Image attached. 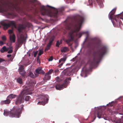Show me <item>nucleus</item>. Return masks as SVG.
I'll return each mask as SVG.
<instances>
[{
	"mask_svg": "<svg viewBox=\"0 0 123 123\" xmlns=\"http://www.w3.org/2000/svg\"><path fill=\"white\" fill-rule=\"evenodd\" d=\"M84 20V18L80 16L74 23L72 24H67L65 26V30H64V33L67 32V31H70L68 34V39L66 40V42L67 43H68L70 41L74 40V38L77 40L78 38L81 37L82 34L84 33L86 34V39H87L89 35L88 32H79Z\"/></svg>",
	"mask_w": 123,
	"mask_h": 123,
	"instance_id": "f257e3e1",
	"label": "nucleus"
},
{
	"mask_svg": "<svg viewBox=\"0 0 123 123\" xmlns=\"http://www.w3.org/2000/svg\"><path fill=\"white\" fill-rule=\"evenodd\" d=\"M14 9L16 10L20 9L17 4L9 1H6L4 0H0V12L4 13L5 15H12V14L8 10H12Z\"/></svg>",
	"mask_w": 123,
	"mask_h": 123,
	"instance_id": "f03ea898",
	"label": "nucleus"
},
{
	"mask_svg": "<svg viewBox=\"0 0 123 123\" xmlns=\"http://www.w3.org/2000/svg\"><path fill=\"white\" fill-rule=\"evenodd\" d=\"M34 85V83L32 84L31 86L27 87L26 86L25 88L21 93L18 97L17 96L11 94L8 97V99L11 101L12 99L16 98H17L16 101V104H17L21 103L23 102L24 101V96L26 94H30L32 93V91L33 90V87Z\"/></svg>",
	"mask_w": 123,
	"mask_h": 123,
	"instance_id": "7ed1b4c3",
	"label": "nucleus"
},
{
	"mask_svg": "<svg viewBox=\"0 0 123 123\" xmlns=\"http://www.w3.org/2000/svg\"><path fill=\"white\" fill-rule=\"evenodd\" d=\"M107 49L106 47L103 46L97 52H94L92 58L88 62V64L92 66L95 64L98 63L102 56L105 53Z\"/></svg>",
	"mask_w": 123,
	"mask_h": 123,
	"instance_id": "20e7f679",
	"label": "nucleus"
},
{
	"mask_svg": "<svg viewBox=\"0 0 123 123\" xmlns=\"http://www.w3.org/2000/svg\"><path fill=\"white\" fill-rule=\"evenodd\" d=\"M47 6L48 7L49 9H48L43 6L41 7L40 12L42 15H47L50 17L56 16L59 11L61 12H62L61 9H55L53 7L48 5H47Z\"/></svg>",
	"mask_w": 123,
	"mask_h": 123,
	"instance_id": "39448f33",
	"label": "nucleus"
},
{
	"mask_svg": "<svg viewBox=\"0 0 123 123\" xmlns=\"http://www.w3.org/2000/svg\"><path fill=\"white\" fill-rule=\"evenodd\" d=\"M116 8L113 9L110 12L109 14V18L111 19L114 26L119 27L122 24V22L120 19H123V12L122 14L116 15L114 14L115 12Z\"/></svg>",
	"mask_w": 123,
	"mask_h": 123,
	"instance_id": "423d86ee",
	"label": "nucleus"
},
{
	"mask_svg": "<svg viewBox=\"0 0 123 123\" xmlns=\"http://www.w3.org/2000/svg\"><path fill=\"white\" fill-rule=\"evenodd\" d=\"M21 108L20 109L18 107L14 106L10 111H8L6 109L5 110L4 115L6 116L8 115L11 117L18 118L20 117L21 111L22 110L23 106L22 105Z\"/></svg>",
	"mask_w": 123,
	"mask_h": 123,
	"instance_id": "0eeeda50",
	"label": "nucleus"
},
{
	"mask_svg": "<svg viewBox=\"0 0 123 123\" xmlns=\"http://www.w3.org/2000/svg\"><path fill=\"white\" fill-rule=\"evenodd\" d=\"M25 26L23 24L19 25L18 26V32L17 34L18 40L16 46L18 47H20L25 39L24 36L22 32V30L25 28Z\"/></svg>",
	"mask_w": 123,
	"mask_h": 123,
	"instance_id": "6e6552de",
	"label": "nucleus"
},
{
	"mask_svg": "<svg viewBox=\"0 0 123 123\" xmlns=\"http://www.w3.org/2000/svg\"><path fill=\"white\" fill-rule=\"evenodd\" d=\"M1 25L3 26L4 29L5 30H6L11 26H13L15 28H16L15 23L13 21H9L8 24L5 22H2L1 23Z\"/></svg>",
	"mask_w": 123,
	"mask_h": 123,
	"instance_id": "1a4fd4ad",
	"label": "nucleus"
},
{
	"mask_svg": "<svg viewBox=\"0 0 123 123\" xmlns=\"http://www.w3.org/2000/svg\"><path fill=\"white\" fill-rule=\"evenodd\" d=\"M12 49V47L10 46L9 47L6 48V46H4L0 49V51L1 53L7 51L8 53H11L13 52Z\"/></svg>",
	"mask_w": 123,
	"mask_h": 123,
	"instance_id": "9d476101",
	"label": "nucleus"
},
{
	"mask_svg": "<svg viewBox=\"0 0 123 123\" xmlns=\"http://www.w3.org/2000/svg\"><path fill=\"white\" fill-rule=\"evenodd\" d=\"M42 99L43 101H40L37 104L38 105H44L46 103H47L49 99L47 95H43L42 97Z\"/></svg>",
	"mask_w": 123,
	"mask_h": 123,
	"instance_id": "9b49d317",
	"label": "nucleus"
},
{
	"mask_svg": "<svg viewBox=\"0 0 123 123\" xmlns=\"http://www.w3.org/2000/svg\"><path fill=\"white\" fill-rule=\"evenodd\" d=\"M44 73V72L42 70V68L41 67L37 68L34 72L35 75L36 76H37L39 74H43Z\"/></svg>",
	"mask_w": 123,
	"mask_h": 123,
	"instance_id": "f8f14e48",
	"label": "nucleus"
},
{
	"mask_svg": "<svg viewBox=\"0 0 123 123\" xmlns=\"http://www.w3.org/2000/svg\"><path fill=\"white\" fill-rule=\"evenodd\" d=\"M67 86L64 83L62 85L57 84L55 88L57 89L60 90L63 89L64 88L66 87Z\"/></svg>",
	"mask_w": 123,
	"mask_h": 123,
	"instance_id": "ddd939ff",
	"label": "nucleus"
},
{
	"mask_svg": "<svg viewBox=\"0 0 123 123\" xmlns=\"http://www.w3.org/2000/svg\"><path fill=\"white\" fill-rule=\"evenodd\" d=\"M11 41L10 45H12V42L14 43L15 41V35L13 34L12 35L10 34L9 37Z\"/></svg>",
	"mask_w": 123,
	"mask_h": 123,
	"instance_id": "4468645a",
	"label": "nucleus"
},
{
	"mask_svg": "<svg viewBox=\"0 0 123 123\" xmlns=\"http://www.w3.org/2000/svg\"><path fill=\"white\" fill-rule=\"evenodd\" d=\"M19 73L22 76H24L25 74V72L24 70V68L22 65L20 66L19 69Z\"/></svg>",
	"mask_w": 123,
	"mask_h": 123,
	"instance_id": "2eb2a0df",
	"label": "nucleus"
},
{
	"mask_svg": "<svg viewBox=\"0 0 123 123\" xmlns=\"http://www.w3.org/2000/svg\"><path fill=\"white\" fill-rule=\"evenodd\" d=\"M66 60V58H62L59 60V63H61L59 65L60 67H61L63 63H64Z\"/></svg>",
	"mask_w": 123,
	"mask_h": 123,
	"instance_id": "dca6fc26",
	"label": "nucleus"
},
{
	"mask_svg": "<svg viewBox=\"0 0 123 123\" xmlns=\"http://www.w3.org/2000/svg\"><path fill=\"white\" fill-rule=\"evenodd\" d=\"M10 101L7 98L6 100L2 101L1 102V105H3L4 104H8L10 103Z\"/></svg>",
	"mask_w": 123,
	"mask_h": 123,
	"instance_id": "f3484780",
	"label": "nucleus"
},
{
	"mask_svg": "<svg viewBox=\"0 0 123 123\" xmlns=\"http://www.w3.org/2000/svg\"><path fill=\"white\" fill-rule=\"evenodd\" d=\"M97 115L98 117L99 118L102 117L104 115L103 114L102 112L101 111L100 112L97 111Z\"/></svg>",
	"mask_w": 123,
	"mask_h": 123,
	"instance_id": "a211bd4d",
	"label": "nucleus"
},
{
	"mask_svg": "<svg viewBox=\"0 0 123 123\" xmlns=\"http://www.w3.org/2000/svg\"><path fill=\"white\" fill-rule=\"evenodd\" d=\"M68 50V49L67 47H64L61 48V51L62 52H65Z\"/></svg>",
	"mask_w": 123,
	"mask_h": 123,
	"instance_id": "6ab92c4d",
	"label": "nucleus"
},
{
	"mask_svg": "<svg viewBox=\"0 0 123 123\" xmlns=\"http://www.w3.org/2000/svg\"><path fill=\"white\" fill-rule=\"evenodd\" d=\"M50 76L49 75L46 73L44 79L46 80H49L50 79Z\"/></svg>",
	"mask_w": 123,
	"mask_h": 123,
	"instance_id": "aec40b11",
	"label": "nucleus"
},
{
	"mask_svg": "<svg viewBox=\"0 0 123 123\" xmlns=\"http://www.w3.org/2000/svg\"><path fill=\"white\" fill-rule=\"evenodd\" d=\"M28 74V76H29L32 78H35V76L31 72V71L29 72Z\"/></svg>",
	"mask_w": 123,
	"mask_h": 123,
	"instance_id": "412c9836",
	"label": "nucleus"
},
{
	"mask_svg": "<svg viewBox=\"0 0 123 123\" xmlns=\"http://www.w3.org/2000/svg\"><path fill=\"white\" fill-rule=\"evenodd\" d=\"M17 81L20 84H22L23 83L22 80L20 78H18L17 79Z\"/></svg>",
	"mask_w": 123,
	"mask_h": 123,
	"instance_id": "4be33fe9",
	"label": "nucleus"
},
{
	"mask_svg": "<svg viewBox=\"0 0 123 123\" xmlns=\"http://www.w3.org/2000/svg\"><path fill=\"white\" fill-rule=\"evenodd\" d=\"M71 80V78H69L66 79L64 81V83L67 86V84L68 83V81L70 80Z\"/></svg>",
	"mask_w": 123,
	"mask_h": 123,
	"instance_id": "5701e85b",
	"label": "nucleus"
},
{
	"mask_svg": "<svg viewBox=\"0 0 123 123\" xmlns=\"http://www.w3.org/2000/svg\"><path fill=\"white\" fill-rule=\"evenodd\" d=\"M14 55H12L11 54H8L7 55V57H10L11 60H12L13 58Z\"/></svg>",
	"mask_w": 123,
	"mask_h": 123,
	"instance_id": "b1692460",
	"label": "nucleus"
},
{
	"mask_svg": "<svg viewBox=\"0 0 123 123\" xmlns=\"http://www.w3.org/2000/svg\"><path fill=\"white\" fill-rule=\"evenodd\" d=\"M43 53V51L42 49H40L39 50V52L38 54V55L40 56Z\"/></svg>",
	"mask_w": 123,
	"mask_h": 123,
	"instance_id": "393cba45",
	"label": "nucleus"
},
{
	"mask_svg": "<svg viewBox=\"0 0 123 123\" xmlns=\"http://www.w3.org/2000/svg\"><path fill=\"white\" fill-rule=\"evenodd\" d=\"M61 43V41H57L56 44V46L58 47L59 46V45L60 44V43Z\"/></svg>",
	"mask_w": 123,
	"mask_h": 123,
	"instance_id": "a878e982",
	"label": "nucleus"
},
{
	"mask_svg": "<svg viewBox=\"0 0 123 123\" xmlns=\"http://www.w3.org/2000/svg\"><path fill=\"white\" fill-rule=\"evenodd\" d=\"M53 70L52 69H50L49 70V71L47 73H46L47 74H48L50 75L53 72Z\"/></svg>",
	"mask_w": 123,
	"mask_h": 123,
	"instance_id": "bb28decb",
	"label": "nucleus"
},
{
	"mask_svg": "<svg viewBox=\"0 0 123 123\" xmlns=\"http://www.w3.org/2000/svg\"><path fill=\"white\" fill-rule=\"evenodd\" d=\"M30 97L29 96H26L25 98V101H29L30 99Z\"/></svg>",
	"mask_w": 123,
	"mask_h": 123,
	"instance_id": "cd10ccee",
	"label": "nucleus"
},
{
	"mask_svg": "<svg viewBox=\"0 0 123 123\" xmlns=\"http://www.w3.org/2000/svg\"><path fill=\"white\" fill-rule=\"evenodd\" d=\"M54 36H52L51 37L49 40V42L52 43L54 40Z\"/></svg>",
	"mask_w": 123,
	"mask_h": 123,
	"instance_id": "c85d7f7f",
	"label": "nucleus"
},
{
	"mask_svg": "<svg viewBox=\"0 0 123 123\" xmlns=\"http://www.w3.org/2000/svg\"><path fill=\"white\" fill-rule=\"evenodd\" d=\"M8 33L10 34H11L13 33V30H8Z\"/></svg>",
	"mask_w": 123,
	"mask_h": 123,
	"instance_id": "c756f323",
	"label": "nucleus"
},
{
	"mask_svg": "<svg viewBox=\"0 0 123 123\" xmlns=\"http://www.w3.org/2000/svg\"><path fill=\"white\" fill-rule=\"evenodd\" d=\"M2 39L4 41H5L6 40V37L4 36H3L2 37Z\"/></svg>",
	"mask_w": 123,
	"mask_h": 123,
	"instance_id": "7c9ffc66",
	"label": "nucleus"
},
{
	"mask_svg": "<svg viewBox=\"0 0 123 123\" xmlns=\"http://www.w3.org/2000/svg\"><path fill=\"white\" fill-rule=\"evenodd\" d=\"M53 59V57H52V56H51L49 58L48 60L49 61H51Z\"/></svg>",
	"mask_w": 123,
	"mask_h": 123,
	"instance_id": "2f4dec72",
	"label": "nucleus"
},
{
	"mask_svg": "<svg viewBox=\"0 0 123 123\" xmlns=\"http://www.w3.org/2000/svg\"><path fill=\"white\" fill-rule=\"evenodd\" d=\"M49 48H50L48 46H47L45 49V51H46L48 50L49 49Z\"/></svg>",
	"mask_w": 123,
	"mask_h": 123,
	"instance_id": "473e14b6",
	"label": "nucleus"
},
{
	"mask_svg": "<svg viewBox=\"0 0 123 123\" xmlns=\"http://www.w3.org/2000/svg\"><path fill=\"white\" fill-rule=\"evenodd\" d=\"M52 43L49 42V43L48 44L47 46H48L49 47H50L51 46L52 44Z\"/></svg>",
	"mask_w": 123,
	"mask_h": 123,
	"instance_id": "72a5a7b5",
	"label": "nucleus"
},
{
	"mask_svg": "<svg viewBox=\"0 0 123 123\" xmlns=\"http://www.w3.org/2000/svg\"><path fill=\"white\" fill-rule=\"evenodd\" d=\"M4 44V42L0 40V46L3 45Z\"/></svg>",
	"mask_w": 123,
	"mask_h": 123,
	"instance_id": "f704fd0d",
	"label": "nucleus"
},
{
	"mask_svg": "<svg viewBox=\"0 0 123 123\" xmlns=\"http://www.w3.org/2000/svg\"><path fill=\"white\" fill-rule=\"evenodd\" d=\"M37 53V51H36L34 53V57H36V56Z\"/></svg>",
	"mask_w": 123,
	"mask_h": 123,
	"instance_id": "c9c22d12",
	"label": "nucleus"
},
{
	"mask_svg": "<svg viewBox=\"0 0 123 123\" xmlns=\"http://www.w3.org/2000/svg\"><path fill=\"white\" fill-rule=\"evenodd\" d=\"M100 6L102 7L103 6V4L102 2H101L100 3Z\"/></svg>",
	"mask_w": 123,
	"mask_h": 123,
	"instance_id": "e433bc0d",
	"label": "nucleus"
},
{
	"mask_svg": "<svg viewBox=\"0 0 123 123\" xmlns=\"http://www.w3.org/2000/svg\"><path fill=\"white\" fill-rule=\"evenodd\" d=\"M0 68H2L3 69H4L5 70H6V68L2 67H0Z\"/></svg>",
	"mask_w": 123,
	"mask_h": 123,
	"instance_id": "4c0bfd02",
	"label": "nucleus"
},
{
	"mask_svg": "<svg viewBox=\"0 0 123 123\" xmlns=\"http://www.w3.org/2000/svg\"><path fill=\"white\" fill-rule=\"evenodd\" d=\"M40 56H39V55H38V56L37 57V61L39 59Z\"/></svg>",
	"mask_w": 123,
	"mask_h": 123,
	"instance_id": "58836bf2",
	"label": "nucleus"
},
{
	"mask_svg": "<svg viewBox=\"0 0 123 123\" xmlns=\"http://www.w3.org/2000/svg\"><path fill=\"white\" fill-rule=\"evenodd\" d=\"M4 61V60L0 58V62H1Z\"/></svg>",
	"mask_w": 123,
	"mask_h": 123,
	"instance_id": "ea45409f",
	"label": "nucleus"
},
{
	"mask_svg": "<svg viewBox=\"0 0 123 123\" xmlns=\"http://www.w3.org/2000/svg\"><path fill=\"white\" fill-rule=\"evenodd\" d=\"M70 48H71V49L72 50V52H73L74 51V50H73V48L71 47H70Z\"/></svg>",
	"mask_w": 123,
	"mask_h": 123,
	"instance_id": "a19ab883",
	"label": "nucleus"
},
{
	"mask_svg": "<svg viewBox=\"0 0 123 123\" xmlns=\"http://www.w3.org/2000/svg\"><path fill=\"white\" fill-rule=\"evenodd\" d=\"M111 104H110V103H109V106H112V105H111Z\"/></svg>",
	"mask_w": 123,
	"mask_h": 123,
	"instance_id": "79ce46f5",
	"label": "nucleus"
},
{
	"mask_svg": "<svg viewBox=\"0 0 123 123\" xmlns=\"http://www.w3.org/2000/svg\"><path fill=\"white\" fill-rule=\"evenodd\" d=\"M92 4V3H89V5H91V4Z\"/></svg>",
	"mask_w": 123,
	"mask_h": 123,
	"instance_id": "37998d69",
	"label": "nucleus"
},
{
	"mask_svg": "<svg viewBox=\"0 0 123 123\" xmlns=\"http://www.w3.org/2000/svg\"><path fill=\"white\" fill-rule=\"evenodd\" d=\"M96 111H95V114H94V116H95V114H96Z\"/></svg>",
	"mask_w": 123,
	"mask_h": 123,
	"instance_id": "c03bdc74",
	"label": "nucleus"
},
{
	"mask_svg": "<svg viewBox=\"0 0 123 123\" xmlns=\"http://www.w3.org/2000/svg\"><path fill=\"white\" fill-rule=\"evenodd\" d=\"M69 45L70 46V45H72V44H69Z\"/></svg>",
	"mask_w": 123,
	"mask_h": 123,
	"instance_id": "a18cd8bd",
	"label": "nucleus"
},
{
	"mask_svg": "<svg viewBox=\"0 0 123 123\" xmlns=\"http://www.w3.org/2000/svg\"><path fill=\"white\" fill-rule=\"evenodd\" d=\"M96 109H98V108H96Z\"/></svg>",
	"mask_w": 123,
	"mask_h": 123,
	"instance_id": "49530a36",
	"label": "nucleus"
},
{
	"mask_svg": "<svg viewBox=\"0 0 123 123\" xmlns=\"http://www.w3.org/2000/svg\"><path fill=\"white\" fill-rule=\"evenodd\" d=\"M7 45L8 46H9V45H8V44H7Z\"/></svg>",
	"mask_w": 123,
	"mask_h": 123,
	"instance_id": "de8ad7c7",
	"label": "nucleus"
},
{
	"mask_svg": "<svg viewBox=\"0 0 123 123\" xmlns=\"http://www.w3.org/2000/svg\"><path fill=\"white\" fill-rule=\"evenodd\" d=\"M75 47L76 48V47L75 46Z\"/></svg>",
	"mask_w": 123,
	"mask_h": 123,
	"instance_id": "09e8293b",
	"label": "nucleus"
},
{
	"mask_svg": "<svg viewBox=\"0 0 123 123\" xmlns=\"http://www.w3.org/2000/svg\"><path fill=\"white\" fill-rule=\"evenodd\" d=\"M89 2L90 1V0H89Z\"/></svg>",
	"mask_w": 123,
	"mask_h": 123,
	"instance_id": "8fccbe9b",
	"label": "nucleus"
}]
</instances>
